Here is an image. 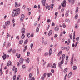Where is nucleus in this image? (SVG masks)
I'll use <instances>...</instances> for the list:
<instances>
[{"mask_svg":"<svg viewBox=\"0 0 80 80\" xmlns=\"http://www.w3.org/2000/svg\"><path fill=\"white\" fill-rule=\"evenodd\" d=\"M20 12V8H18V10L16 9H15L13 10L12 13V16L15 17V16H17L18 15H19Z\"/></svg>","mask_w":80,"mask_h":80,"instance_id":"1","label":"nucleus"},{"mask_svg":"<svg viewBox=\"0 0 80 80\" xmlns=\"http://www.w3.org/2000/svg\"><path fill=\"white\" fill-rule=\"evenodd\" d=\"M66 4H67V2L66 0L63 1L61 3V6L62 7H66Z\"/></svg>","mask_w":80,"mask_h":80,"instance_id":"2","label":"nucleus"},{"mask_svg":"<svg viewBox=\"0 0 80 80\" xmlns=\"http://www.w3.org/2000/svg\"><path fill=\"white\" fill-rule=\"evenodd\" d=\"M65 58V54H63L62 56L61 63H63V62H64V58Z\"/></svg>","mask_w":80,"mask_h":80,"instance_id":"3","label":"nucleus"},{"mask_svg":"<svg viewBox=\"0 0 80 80\" xmlns=\"http://www.w3.org/2000/svg\"><path fill=\"white\" fill-rule=\"evenodd\" d=\"M12 65V63L11 62V61H9L8 62L7 64V66L9 67V66L10 67H11Z\"/></svg>","mask_w":80,"mask_h":80,"instance_id":"4","label":"nucleus"},{"mask_svg":"<svg viewBox=\"0 0 80 80\" xmlns=\"http://www.w3.org/2000/svg\"><path fill=\"white\" fill-rule=\"evenodd\" d=\"M73 57L74 56H72L71 59V66L73 65Z\"/></svg>","mask_w":80,"mask_h":80,"instance_id":"5","label":"nucleus"},{"mask_svg":"<svg viewBox=\"0 0 80 80\" xmlns=\"http://www.w3.org/2000/svg\"><path fill=\"white\" fill-rule=\"evenodd\" d=\"M46 9H48L49 10H50V8H51L50 5H48V4H46Z\"/></svg>","mask_w":80,"mask_h":80,"instance_id":"6","label":"nucleus"},{"mask_svg":"<svg viewBox=\"0 0 80 80\" xmlns=\"http://www.w3.org/2000/svg\"><path fill=\"white\" fill-rule=\"evenodd\" d=\"M25 16H24V14H22L21 15L20 20L21 22H23V20Z\"/></svg>","mask_w":80,"mask_h":80,"instance_id":"7","label":"nucleus"},{"mask_svg":"<svg viewBox=\"0 0 80 80\" xmlns=\"http://www.w3.org/2000/svg\"><path fill=\"white\" fill-rule=\"evenodd\" d=\"M10 24V22L8 21H7L5 22V25L6 26H8Z\"/></svg>","mask_w":80,"mask_h":80,"instance_id":"8","label":"nucleus"},{"mask_svg":"<svg viewBox=\"0 0 80 80\" xmlns=\"http://www.w3.org/2000/svg\"><path fill=\"white\" fill-rule=\"evenodd\" d=\"M25 28H22V29L21 33L22 34H25Z\"/></svg>","mask_w":80,"mask_h":80,"instance_id":"9","label":"nucleus"},{"mask_svg":"<svg viewBox=\"0 0 80 80\" xmlns=\"http://www.w3.org/2000/svg\"><path fill=\"white\" fill-rule=\"evenodd\" d=\"M46 75H47V73H44L43 74V76L41 77V79H42V80H44V78H45V77H46Z\"/></svg>","mask_w":80,"mask_h":80,"instance_id":"10","label":"nucleus"},{"mask_svg":"<svg viewBox=\"0 0 80 80\" xmlns=\"http://www.w3.org/2000/svg\"><path fill=\"white\" fill-rule=\"evenodd\" d=\"M13 71H14L15 70V73L17 72L18 71V69L17 68H15V66H14L13 67V68H12Z\"/></svg>","mask_w":80,"mask_h":80,"instance_id":"11","label":"nucleus"},{"mask_svg":"<svg viewBox=\"0 0 80 80\" xmlns=\"http://www.w3.org/2000/svg\"><path fill=\"white\" fill-rule=\"evenodd\" d=\"M46 0H42L41 2L44 6L45 5Z\"/></svg>","mask_w":80,"mask_h":80,"instance_id":"12","label":"nucleus"},{"mask_svg":"<svg viewBox=\"0 0 80 80\" xmlns=\"http://www.w3.org/2000/svg\"><path fill=\"white\" fill-rule=\"evenodd\" d=\"M62 61H61V62H59L58 63V67H62V64H63V62L62 63Z\"/></svg>","mask_w":80,"mask_h":80,"instance_id":"13","label":"nucleus"},{"mask_svg":"<svg viewBox=\"0 0 80 80\" xmlns=\"http://www.w3.org/2000/svg\"><path fill=\"white\" fill-rule=\"evenodd\" d=\"M52 48H50L49 50V56L51 55V54H52Z\"/></svg>","mask_w":80,"mask_h":80,"instance_id":"14","label":"nucleus"},{"mask_svg":"<svg viewBox=\"0 0 80 80\" xmlns=\"http://www.w3.org/2000/svg\"><path fill=\"white\" fill-rule=\"evenodd\" d=\"M68 13H69V10H68L66 12V13L65 14V16L66 17H68V16L69 15V14Z\"/></svg>","mask_w":80,"mask_h":80,"instance_id":"15","label":"nucleus"},{"mask_svg":"<svg viewBox=\"0 0 80 80\" xmlns=\"http://www.w3.org/2000/svg\"><path fill=\"white\" fill-rule=\"evenodd\" d=\"M15 7H20V4L18 5V3L17 2H15Z\"/></svg>","mask_w":80,"mask_h":80,"instance_id":"16","label":"nucleus"},{"mask_svg":"<svg viewBox=\"0 0 80 80\" xmlns=\"http://www.w3.org/2000/svg\"><path fill=\"white\" fill-rule=\"evenodd\" d=\"M56 67H57V66L56 65V64L55 63H54L53 66L52 67V68H56Z\"/></svg>","mask_w":80,"mask_h":80,"instance_id":"17","label":"nucleus"},{"mask_svg":"<svg viewBox=\"0 0 80 80\" xmlns=\"http://www.w3.org/2000/svg\"><path fill=\"white\" fill-rule=\"evenodd\" d=\"M20 62L21 63H22L23 62V58H21L20 59Z\"/></svg>","mask_w":80,"mask_h":80,"instance_id":"18","label":"nucleus"},{"mask_svg":"<svg viewBox=\"0 0 80 80\" xmlns=\"http://www.w3.org/2000/svg\"><path fill=\"white\" fill-rule=\"evenodd\" d=\"M74 0H69V2L71 3L72 4H73L74 3Z\"/></svg>","mask_w":80,"mask_h":80,"instance_id":"19","label":"nucleus"},{"mask_svg":"<svg viewBox=\"0 0 80 80\" xmlns=\"http://www.w3.org/2000/svg\"><path fill=\"white\" fill-rule=\"evenodd\" d=\"M54 30L55 31H58V30H59V28H58V27H56L54 29Z\"/></svg>","mask_w":80,"mask_h":80,"instance_id":"20","label":"nucleus"},{"mask_svg":"<svg viewBox=\"0 0 80 80\" xmlns=\"http://www.w3.org/2000/svg\"><path fill=\"white\" fill-rule=\"evenodd\" d=\"M27 48V46H25L24 48V50H23L24 52H25V51H26Z\"/></svg>","mask_w":80,"mask_h":80,"instance_id":"21","label":"nucleus"},{"mask_svg":"<svg viewBox=\"0 0 80 80\" xmlns=\"http://www.w3.org/2000/svg\"><path fill=\"white\" fill-rule=\"evenodd\" d=\"M72 74V72H70L69 74L68 75V78L70 77H71Z\"/></svg>","mask_w":80,"mask_h":80,"instance_id":"22","label":"nucleus"},{"mask_svg":"<svg viewBox=\"0 0 80 80\" xmlns=\"http://www.w3.org/2000/svg\"><path fill=\"white\" fill-rule=\"evenodd\" d=\"M52 34V31L50 30L49 32V33H48V35L50 36Z\"/></svg>","mask_w":80,"mask_h":80,"instance_id":"23","label":"nucleus"},{"mask_svg":"<svg viewBox=\"0 0 80 80\" xmlns=\"http://www.w3.org/2000/svg\"><path fill=\"white\" fill-rule=\"evenodd\" d=\"M6 54H4L3 56H2V58L4 60H5L6 58Z\"/></svg>","mask_w":80,"mask_h":80,"instance_id":"24","label":"nucleus"},{"mask_svg":"<svg viewBox=\"0 0 80 80\" xmlns=\"http://www.w3.org/2000/svg\"><path fill=\"white\" fill-rule=\"evenodd\" d=\"M70 39H68V42L67 43V45H69V44H70Z\"/></svg>","mask_w":80,"mask_h":80,"instance_id":"25","label":"nucleus"},{"mask_svg":"<svg viewBox=\"0 0 80 80\" xmlns=\"http://www.w3.org/2000/svg\"><path fill=\"white\" fill-rule=\"evenodd\" d=\"M39 73V69H38V67H37V74L38 75Z\"/></svg>","mask_w":80,"mask_h":80,"instance_id":"26","label":"nucleus"},{"mask_svg":"<svg viewBox=\"0 0 80 80\" xmlns=\"http://www.w3.org/2000/svg\"><path fill=\"white\" fill-rule=\"evenodd\" d=\"M67 70H68V68H65L64 69V72H67Z\"/></svg>","mask_w":80,"mask_h":80,"instance_id":"27","label":"nucleus"},{"mask_svg":"<svg viewBox=\"0 0 80 80\" xmlns=\"http://www.w3.org/2000/svg\"><path fill=\"white\" fill-rule=\"evenodd\" d=\"M19 44H22L23 43V40H20L19 42Z\"/></svg>","mask_w":80,"mask_h":80,"instance_id":"28","label":"nucleus"},{"mask_svg":"<svg viewBox=\"0 0 80 80\" xmlns=\"http://www.w3.org/2000/svg\"><path fill=\"white\" fill-rule=\"evenodd\" d=\"M78 7H77L76 8V10L75 12V13H77V12H78Z\"/></svg>","mask_w":80,"mask_h":80,"instance_id":"29","label":"nucleus"},{"mask_svg":"<svg viewBox=\"0 0 80 80\" xmlns=\"http://www.w3.org/2000/svg\"><path fill=\"white\" fill-rule=\"evenodd\" d=\"M65 22H68V23H70V20L69 19H65Z\"/></svg>","mask_w":80,"mask_h":80,"instance_id":"30","label":"nucleus"},{"mask_svg":"<svg viewBox=\"0 0 80 80\" xmlns=\"http://www.w3.org/2000/svg\"><path fill=\"white\" fill-rule=\"evenodd\" d=\"M26 62L27 63H29L30 62V58H28L26 60Z\"/></svg>","mask_w":80,"mask_h":80,"instance_id":"31","label":"nucleus"},{"mask_svg":"<svg viewBox=\"0 0 80 80\" xmlns=\"http://www.w3.org/2000/svg\"><path fill=\"white\" fill-rule=\"evenodd\" d=\"M73 70H76L77 69V67L75 66H74L73 67Z\"/></svg>","mask_w":80,"mask_h":80,"instance_id":"32","label":"nucleus"},{"mask_svg":"<svg viewBox=\"0 0 80 80\" xmlns=\"http://www.w3.org/2000/svg\"><path fill=\"white\" fill-rule=\"evenodd\" d=\"M62 27H63V28H65V27H66V25H65V23H63Z\"/></svg>","mask_w":80,"mask_h":80,"instance_id":"33","label":"nucleus"},{"mask_svg":"<svg viewBox=\"0 0 80 80\" xmlns=\"http://www.w3.org/2000/svg\"><path fill=\"white\" fill-rule=\"evenodd\" d=\"M16 79V75H14L13 78V80H15Z\"/></svg>","mask_w":80,"mask_h":80,"instance_id":"34","label":"nucleus"},{"mask_svg":"<svg viewBox=\"0 0 80 80\" xmlns=\"http://www.w3.org/2000/svg\"><path fill=\"white\" fill-rule=\"evenodd\" d=\"M78 14H76L74 17V18H75V19H77V18H78Z\"/></svg>","mask_w":80,"mask_h":80,"instance_id":"35","label":"nucleus"},{"mask_svg":"<svg viewBox=\"0 0 80 80\" xmlns=\"http://www.w3.org/2000/svg\"><path fill=\"white\" fill-rule=\"evenodd\" d=\"M10 46H11V44H10V43H8L7 46V47L8 48H9V47H10Z\"/></svg>","mask_w":80,"mask_h":80,"instance_id":"36","label":"nucleus"},{"mask_svg":"<svg viewBox=\"0 0 80 80\" xmlns=\"http://www.w3.org/2000/svg\"><path fill=\"white\" fill-rule=\"evenodd\" d=\"M66 51H68V50H70V47H67L66 48Z\"/></svg>","mask_w":80,"mask_h":80,"instance_id":"37","label":"nucleus"},{"mask_svg":"<svg viewBox=\"0 0 80 80\" xmlns=\"http://www.w3.org/2000/svg\"><path fill=\"white\" fill-rule=\"evenodd\" d=\"M21 38L22 39H23L25 38V35L24 34H22V35L21 36Z\"/></svg>","mask_w":80,"mask_h":80,"instance_id":"38","label":"nucleus"},{"mask_svg":"<svg viewBox=\"0 0 80 80\" xmlns=\"http://www.w3.org/2000/svg\"><path fill=\"white\" fill-rule=\"evenodd\" d=\"M75 32L73 33V39H75Z\"/></svg>","mask_w":80,"mask_h":80,"instance_id":"39","label":"nucleus"},{"mask_svg":"<svg viewBox=\"0 0 80 80\" xmlns=\"http://www.w3.org/2000/svg\"><path fill=\"white\" fill-rule=\"evenodd\" d=\"M28 43V40L27 39L24 41V44H27Z\"/></svg>","mask_w":80,"mask_h":80,"instance_id":"40","label":"nucleus"},{"mask_svg":"<svg viewBox=\"0 0 80 80\" xmlns=\"http://www.w3.org/2000/svg\"><path fill=\"white\" fill-rule=\"evenodd\" d=\"M33 43H31L30 45V48L31 49H32V48H33Z\"/></svg>","mask_w":80,"mask_h":80,"instance_id":"41","label":"nucleus"},{"mask_svg":"<svg viewBox=\"0 0 80 80\" xmlns=\"http://www.w3.org/2000/svg\"><path fill=\"white\" fill-rule=\"evenodd\" d=\"M52 64H50V63H48V67H52Z\"/></svg>","mask_w":80,"mask_h":80,"instance_id":"42","label":"nucleus"},{"mask_svg":"<svg viewBox=\"0 0 80 80\" xmlns=\"http://www.w3.org/2000/svg\"><path fill=\"white\" fill-rule=\"evenodd\" d=\"M12 22L13 23H14V22H15V19L14 18L13 19Z\"/></svg>","mask_w":80,"mask_h":80,"instance_id":"43","label":"nucleus"},{"mask_svg":"<svg viewBox=\"0 0 80 80\" xmlns=\"http://www.w3.org/2000/svg\"><path fill=\"white\" fill-rule=\"evenodd\" d=\"M53 6H54V4H52L51 5V7L52 10L53 9Z\"/></svg>","mask_w":80,"mask_h":80,"instance_id":"44","label":"nucleus"},{"mask_svg":"<svg viewBox=\"0 0 80 80\" xmlns=\"http://www.w3.org/2000/svg\"><path fill=\"white\" fill-rule=\"evenodd\" d=\"M20 78V75H19L17 78V80H19V78Z\"/></svg>","mask_w":80,"mask_h":80,"instance_id":"45","label":"nucleus"},{"mask_svg":"<svg viewBox=\"0 0 80 80\" xmlns=\"http://www.w3.org/2000/svg\"><path fill=\"white\" fill-rule=\"evenodd\" d=\"M20 37H19V36H17L16 37V39H17V40H19V38Z\"/></svg>","mask_w":80,"mask_h":80,"instance_id":"46","label":"nucleus"},{"mask_svg":"<svg viewBox=\"0 0 80 80\" xmlns=\"http://www.w3.org/2000/svg\"><path fill=\"white\" fill-rule=\"evenodd\" d=\"M66 48V47H62L61 48V49H62V50H65Z\"/></svg>","mask_w":80,"mask_h":80,"instance_id":"47","label":"nucleus"},{"mask_svg":"<svg viewBox=\"0 0 80 80\" xmlns=\"http://www.w3.org/2000/svg\"><path fill=\"white\" fill-rule=\"evenodd\" d=\"M27 36L28 38H30V33L28 34Z\"/></svg>","mask_w":80,"mask_h":80,"instance_id":"48","label":"nucleus"},{"mask_svg":"<svg viewBox=\"0 0 80 80\" xmlns=\"http://www.w3.org/2000/svg\"><path fill=\"white\" fill-rule=\"evenodd\" d=\"M17 66L19 67L20 66V63L19 62H17Z\"/></svg>","mask_w":80,"mask_h":80,"instance_id":"49","label":"nucleus"},{"mask_svg":"<svg viewBox=\"0 0 80 80\" xmlns=\"http://www.w3.org/2000/svg\"><path fill=\"white\" fill-rule=\"evenodd\" d=\"M37 21H36L34 22V26H36V25H37Z\"/></svg>","mask_w":80,"mask_h":80,"instance_id":"50","label":"nucleus"},{"mask_svg":"<svg viewBox=\"0 0 80 80\" xmlns=\"http://www.w3.org/2000/svg\"><path fill=\"white\" fill-rule=\"evenodd\" d=\"M45 56H47V55H48V52H46L44 54Z\"/></svg>","mask_w":80,"mask_h":80,"instance_id":"51","label":"nucleus"},{"mask_svg":"<svg viewBox=\"0 0 80 80\" xmlns=\"http://www.w3.org/2000/svg\"><path fill=\"white\" fill-rule=\"evenodd\" d=\"M36 32H39V28H37L36 29Z\"/></svg>","mask_w":80,"mask_h":80,"instance_id":"52","label":"nucleus"},{"mask_svg":"<svg viewBox=\"0 0 80 80\" xmlns=\"http://www.w3.org/2000/svg\"><path fill=\"white\" fill-rule=\"evenodd\" d=\"M78 43H79L78 42H76V44L75 45V47H77V44H78Z\"/></svg>","mask_w":80,"mask_h":80,"instance_id":"53","label":"nucleus"},{"mask_svg":"<svg viewBox=\"0 0 80 80\" xmlns=\"http://www.w3.org/2000/svg\"><path fill=\"white\" fill-rule=\"evenodd\" d=\"M9 37V34L8 33H7V38H8V37Z\"/></svg>","mask_w":80,"mask_h":80,"instance_id":"54","label":"nucleus"},{"mask_svg":"<svg viewBox=\"0 0 80 80\" xmlns=\"http://www.w3.org/2000/svg\"><path fill=\"white\" fill-rule=\"evenodd\" d=\"M12 51V49H11L9 50H8V52H9V53H10Z\"/></svg>","mask_w":80,"mask_h":80,"instance_id":"55","label":"nucleus"},{"mask_svg":"<svg viewBox=\"0 0 80 80\" xmlns=\"http://www.w3.org/2000/svg\"><path fill=\"white\" fill-rule=\"evenodd\" d=\"M47 22L48 23H49V22H51V20L50 19H48Z\"/></svg>","mask_w":80,"mask_h":80,"instance_id":"56","label":"nucleus"},{"mask_svg":"<svg viewBox=\"0 0 80 80\" xmlns=\"http://www.w3.org/2000/svg\"><path fill=\"white\" fill-rule=\"evenodd\" d=\"M74 28L76 29L78 28V26L77 24H75V26Z\"/></svg>","mask_w":80,"mask_h":80,"instance_id":"57","label":"nucleus"},{"mask_svg":"<svg viewBox=\"0 0 80 80\" xmlns=\"http://www.w3.org/2000/svg\"><path fill=\"white\" fill-rule=\"evenodd\" d=\"M57 37H58V34H56L54 36V37H55V38H56Z\"/></svg>","mask_w":80,"mask_h":80,"instance_id":"58","label":"nucleus"},{"mask_svg":"<svg viewBox=\"0 0 80 80\" xmlns=\"http://www.w3.org/2000/svg\"><path fill=\"white\" fill-rule=\"evenodd\" d=\"M5 43H6V41H5L4 42V43L3 45V47H5Z\"/></svg>","mask_w":80,"mask_h":80,"instance_id":"59","label":"nucleus"},{"mask_svg":"<svg viewBox=\"0 0 80 80\" xmlns=\"http://www.w3.org/2000/svg\"><path fill=\"white\" fill-rule=\"evenodd\" d=\"M22 68H23V69H24L25 68V65H23L22 66Z\"/></svg>","mask_w":80,"mask_h":80,"instance_id":"60","label":"nucleus"},{"mask_svg":"<svg viewBox=\"0 0 80 80\" xmlns=\"http://www.w3.org/2000/svg\"><path fill=\"white\" fill-rule=\"evenodd\" d=\"M76 40L77 41H78L79 40V37H78L76 38Z\"/></svg>","mask_w":80,"mask_h":80,"instance_id":"61","label":"nucleus"},{"mask_svg":"<svg viewBox=\"0 0 80 80\" xmlns=\"http://www.w3.org/2000/svg\"><path fill=\"white\" fill-rule=\"evenodd\" d=\"M47 43H48V42H47V41H45L44 43V45H47Z\"/></svg>","mask_w":80,"mask_h":80,"instance_id":"62","label":"nucleus"},{"mask_svg":"<svg viewBox=\"0 0 80 80\" xmlns=\"http://www.w3.org/2000/svg\"><path fill=\"white\" fill-rule=\"evenodd\" d=\"M55 15H56V16H58V12H56L55 13Z\"/></svg>","mask_w":80,"mask_h":80,"instance_id":"63","label":"nucleus"},{"mask_svg":"<svg viewBox=\"0 0 80 80\" xmlns=\"http://www.w3.org/2000/svg\"><path fill=\"white\" fill-rule=\"evenodd\" d=\"M30 55V52H28L27 53V56H29Z\"/></svg>","mask_w":80,"mask_h":80,"instance_id":"64","label":"nucleus"}]
</instances>
